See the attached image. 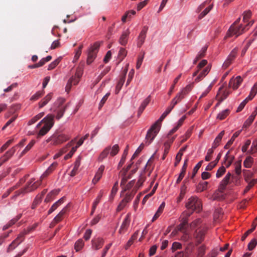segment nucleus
Masks as SVG:
<instances>
[{
    "instance_id": "1",
    "label": "nucleus",
    "mask_w": 257,
    "mask_h": 257,
    "mask_svg": "<svg viewBox=\"0 0 257 257\" xmlns=\"http://www.w3.org/2000/svg\"><path fill=\"white\" fill-rule=\"evenodd\" d=\"M185 206L188 210V212H186L188 217H189L194 211L199 212L202 209L201 201L196 196L190 197L188 199Z\"/></svg>"
},
{
    "instance_id": "2",
    "label": "nucleus",
    "mask_w": 257,
    "mask_h": 257,
    "mask_svg": "<svg viewBox=\"0 0 257 257\" xmlns=\"http://www.w3.org/2000/svg\"><path fill=\"white\" fill-rule=\"evenodd\" d=\"M42 121H44V125L39 132L37 138L45 135L52 127L54 124V115L48 114L42 120Z\"/></svg>"
},
{
    "instance_id": "3",
    "label": "nucleus",
    "mask_w": 257,
    "mask_h": 257,
    "mask_svg": "<svg viewBox=\"0 0 257 257\" xmlns=\"http://www.w3.org/2000/svg\"><path fill=\"white\" fill-rule=\"evenodd\" d=\"M253 24V21L250 22L248 24H246L244 27H243L242 25H240L239 26L231 25L228 30L225 38L231 37L233 36H235V38H236L242 34L245 31L247 27L251 26Z\"/></svg>"
},
{
    "instance_id": "4",
    "label": "nucleus",
    "mask_w": 257,
    "mask_h": 257,
    "mask_svg": "<svg viewBox=\"0 0 257 257\" xmlns=\"http://www.w3.org/2000/svg\"><path fill=\"white\" fill-rule=\"evenodd\" d=\"M65 99L62 98H58L54 103L52 109L56 113V118L59 119L63 116L68 105H64Z\"/></svg>"
},
{
    "instance_id": "5",
    "label": "nucleus",
    "mask_w": 257,
    "mask_h": 257,
    "mask_svg": "<svg viewBox=\"0 0 257 257\" xmlns=\"http://www.w3.org/2000/svg\"><path fill=\"white\" fill-rule=\"evenodd\" d=\"M232 174L230 172H228L223 180L220 182L218 189L214 193L213 197L214 199H217L221 196L219 193H222L225 190L226 187L230 182V178H232Z\"/></svg>"
},
{
    "instance_id": "6",
    "label": "nucleus",
    "mask_w": 257,
    "mask_h": 257,
    "mask_svg": "<svg viewBox=\"0 0 257 257\" xmlns=\"http://www.w3.org/2000/svg\"><path fill=\"white\" fill-rule=\"evenodd\" d=\"M100 45V43L96 42L89 48L87 59V64L88 65H90L95 59Z\"/></svg>"
},
{
    "instance_id": "7",
    "label": "nucleus",
    "mask_w": 257,
    "mask_h": 257,
    "mask_svg": "<svg viewBox=\"0 0 257 257\" xmlns=\"http://www.w3.org/2000/svg\"><path fill=\"white\" fill-rule=\"evenodd\" d=\"M161 126L158 125V122H155L151 127L148 130L146 139L148 143V145L150 144L154 139L157 134L158 133Z\"/></svg>"
},
{
    "instance_id": "8",
    "label": "nucleus",
    "mask_w": 257,
    "mask_h": 257,
    "mask_svg": "<svg viewBox=\"0 0 257 257\" xmlns=\"http://www.w3.org/2000/svg\"><path fill=\"white\" fill-rule=\"evenodd\" d=\"M42 180L40 178L39 180L35 181L34 178H31L24 188V191L26 193L34 191L41 185Z\"/></svg>"
},
{
    "instance_id": "9",
    "label": "nucleus",
    "mask_w": 257,
    "mask_h": 257,
    "mask_svg": "<svg viewBox=\"0 0 257 257\" xmlns=\"http://www.w3.org/2000/svg\"><path fill=\"white\" fill-rule=\"evenodd\" d=\"M68 139L69 137L64 134H54L47 140V142L48 143L52 141L53 145H57L66 141Z\"/></svg>"
},
{
    "instance_id": "10",
    "label": "nucleus",
    "mask_w": 257,
    "mask_h": 257,
    "mask_svg": "<svg viewBox=\"0 0 257 257\" xmlns=\"http://www.w3.org/2000/svg\"><path fill=\"white\" fill-rule=\"evenodd\" d=\"M16 151V147H13L0 158V167L13 156Z\"/></svg>"
},
{
    "instance_id": "11",
    "label": "nucleus",
    "mask_w": 257,
    "mask_h": 257,
    "mask_svg": "<svg viewBox=\"0 0 257 257\" xmlns=\"http://www.w3.org/2000/svg\"><path fill=\"white\" fill-rule=\"evenodd\" d=\"M206 231V228H202L199 230H196L194 233V237L198 244L200 243L204 239V236Z\"/></svg>"
},
{
    "instance_id": "12",
    "label": "nucleus",
    "mask_w": 257,
    "mask_h": 257,
    "mask_svg": "<svg viewBox=\"0 0 257 257\" xmlns=\"http://www.w3.org/2000/svg\"><path fill=\"white\" fill-rule=\"evenodd\" d=\"M92 248L94 250H98L104 244V240L101 237H95L91 240Z\"/></svg>"
},
{
    "instance_id": "13",
    "label": "nucleus",
    "mask_w": 257,
    "mask_h": 257,
    "mask_svg": "<svg viewBox=\"0 0 257 257\" xmlns=\"http://www.w3.org/2000/svg\"><path fill=\"white\" fill-rule=\"evenodd\" d=\"M148 30V27L147 26H144L141 31L138 38L137 46L138 47L140 48L144 44L146 37V34Z\"/></svg>"
},
{
    "instance_id": "14",
    "label": "nucleus",
    "mask_w": 257,
    "mask_h": 257,
    "mask_svg": "<svg viewBox=\"0 0 257 257\" xmlns=\"http://www.w3.org/2000/svg\"><path fill=\"white\" fill-rule=\"evenodd\" d=\"M237 52V49L236 48L233 49L229 56H228L227 59L225 60V61L224 62L223 66L226 68H227L230 64L232 63V62L233 61V60L235 59L236 56V54Z\"/></svg>"
},
{
    "instance_id": "15",
    "label": "nucleus",
    "mask_w": 257,
    "mask_h": 257,
    "mask_svg": "<svg viewBox=\"0 0 257 257\" xmlns=\"http://www.w3.org/2000/svg\"><path fill=\"white\" fill-rule=\"evenodd\" d=\"M131 214L128 213L124 219L119 230V232L120 233H122L124 231L126 230L128 227L129 226L131 221Z\"/></svg>"
},
{
    "instance_id": "16",
    "label": "nucleus",
    "mask_w": 257,
    "mask_h": 257,
    "mask_svg": "<svg viewBox=\"0 0 257 257\" xmlns=\"http://www.w3.org/2000/svg\"><path fill=\"white\" fill-rule=\"evenodd\" d=\"M242 81V79L240 76H237L235 78H231L229 83V86L233 89H236L240 86Z\"/></svg>"
},
{
    "instance_id": "17",
    "label": "nucleus",
    "mask_w": 257,
    "mask_h": 257,
    "mask_svg": "<svg viewBox=\"0 0 257 257\" xmlns=\"http://www.w3.org/2000/svg\"><path fill=\"white\" fill-rule=\"evenodd\" d=\"M130 34V32L128 29L123 32L119 39V43L120 45L125 46L127 44Z\"/></svg>"
},
{
    "instance_id": "18",
    "label": "nucleus",
    "mask_w": 257,
    "mask_h": 257,
    "mask_svg": "<svg viewBox=\"0 0 257 257\" xmlns=\"http://www.w3.org/2000/svg\"><path fill=\"white\" fill-rule=\"evenodd\" d=\"M104 168L105 167L104 165H101L100 167L98 168L94 178L92 180V183L93 184H96L100 179L103 174V172L104 171Z\"/></svg>"
},
{
    "instance_id": "19",
    "label": "nucleus",
    "mask_w": 257,
    "mask_h": 257,
    "mask_svg": "<svg viewBox=\"0 0 257 257\" xmlns=\"http://www.w3.org/2000/svg\"><path fill=\"white\" fill-rule=\"evenodd\" d=\"M57 163L54 162L52 163L49 167L45 171V172L41 175L40 179L43 180L44 178L48 176L50 173H51L57 167Z\"/></svg>"
},
{
    "instance_id": "20",
    "label": "nucleus",
    "mask_w": 257,
    "mask_h": 257,
    "mask_svg": "<svg viewBox=\"0 0 257 257\" xmlns=\"http://www.w3.org/2000/svg\"><path fill=\"white\" fill-rule=\"evenodd\" d=\"M234 157L230 155V151H228L224 157L223 164L226 168H228L234 160Z\"/></svg>"
},
{
    "instance_id": "21",
    "label": "nucleus",
    "mask_w": 257,
    "mask_h": 257,
    "mask_svg": "<svg viewBox=\"0 0 257 257\" xmlns=\"http://www.w3.org/2000/svg\"><path fill=\"white\" fill-rule=\"evenodd\" d=\"M151 101L150 96H149L147 98H146L141 103L140 106L139 108L138 115V116H140V115L142 113L146 106L148 105L149 102Z\"/></svg>"
},
{
    "instance_id": "22",
    "label": "nucleus",
    "mask_w": 257,
    "mask_h": 257,
    "mask_svg": "<svg viewBox=\"0 0 257 257\" xmlns=\"http://www.w3.org/2000/svg\"><path fill=\"white\" fill-rule=\"evenodd\" d=\"M80 79L76 78V77L72 76L69 80L68 81L66 86V90L68 91L71 89L72 85H76L78 83Z\"/></svg>"
},
{
    "instance_id": "23",
    "label": "nucleus",
    "mask_w": 257,
    "mask_h": 257,
    "mask_svg": "<svg viewBox=\"0 0 257 257\" xmlns=\"http://www.w3.org/2000/svg\"><path fill=\"white\" fill-rule=\"evenodd\" d=\"M224 135V131H221L215 139L213 144L212 148L215 149L219 145L220 141H221L223 135Z\"/></svg>"
},
{
    "instance_id": "24",
    "label": "nucleus",
    "mask_w": 257,
    "mask_h": 257,
    "mask_svg": "<svg viewBox=\"0 0 257 257\" xmlns=\"http://www.w3.org/2000/svg\"><path fill=\"white\" fill-rule=\"evenodd\" d=\"M64 197H62L59 200H58L57 202L53 204L51 207L50 208L48 212V214H50L53 211H54L61 204H62L64 202Z\"/></svg>"
},
{
    "instance_id": "25",
    "label": "nucleus",
    "mask_w": 257,
    "mask_h": 257,
    "mask_svg": "<svg viewBox=\"0 0 257 257\" xmlns=\"http://www.w3.org/2000/svg\"><path fill=\"white\" fill-rule=\"evenodd\" d=\"M241 161L240 160L236 163V167L235 169L236 176H232V179H235L236 181L239 180V175L241 174Z\"/></svg>"
},
{
    "instance_id": "26",
    "label": "nucleus",
    "mask_w": 257,
    "mask_h": 257,
    "mask_svg": "<svg viewBox=\"0 0 257 257\" xmlns=\"http://www.w3.org/2000/svg\"><path fill=\"white\" fill-rule=\"evenodd\" d=\"M210 68L209 66H207L205 69H204L198 75V76L196 78L195 81L196 82H199L201 79H203L210 71Z\"/></svg>"
},
{
    "instance_id": "27",
    "label": "nucleus",
    "mask_w": 257,
    "mask_h": 257,
    "mask_svg": "<svg viewBox=\"0 0 257 257\" xmlns=\"http://www.w3.org/2000/svg\"><path fill=\"white\" fill-rule=\"evenodd\" d=\"M165 206V203L164 202H162L161 204L159 207L157 212L155 214L154 216H153L152 221L154 222L155 220H156L161 214V213L163 212V210L164 209Z\"/></svg>"
},
{
    "instance_id": "28",
    "label": "nucleus",
    "mask_w": 257,
    "mask_h": 257,
    "mask_svg": "<svg viewBox=\"0 0 257 257\" xmlns=\"http://www.w3.org/2000/svg\"><path fill=\"white\" fill-rule=\"evenodd\" d=\"M221 155L220 153H219L217 156V158L215 160L210 162L206 167L205 170L206 171H210L218 163L219 160L221 158Z\"/></svg>"
},
{
    "instance_id": "29",
    "label": "nucleus",
    "mask_w": 257,
    "mask_h": 257,
    "mask_svg": "<svg viewBox=\"0 0 257 257\" xmlns=\"http://www.w3.org/2000/svg\"><path fill=\"white\" fill-rule=\"evenodd\" d=\"M102 196V191H100L99 195H98L96 199L95 200V201L93 203L92 207V210L90 213L91 215H92L93 214V213L95 210V209L97 207V205L99 203Z\"/></svg>"
},
{
    "instance_id": "30",
    "label": "nucleus",
    "mask_w": 257,
    "mask_h": 257,
    "mask_svg": "<svg viewBox=\"0 0 257 257\" xmlns=\"http://www.w3.org/2000/svg\"><path fill=\"white\" fill-rule=\"evenodd\" d=\"M110 147L108 146L105 148L103 151L101 153L99 157L98 160L99 161H102L105 158L107 157L110 152Z\"/></svg>"
},
{
    "instance_id": "31",
    "label": "nucleus",
    "mask_w": 257,
    "mask_h": 257,
    "mask_svg": "<svg viewBox=\"0 0 257 257\" xmlns=\"http://www.w3.org/2000/svg\"><path fill=\"white\" fill-rule=\"evenodd\" d=\"M241 132V130L238 131L236 132L232 136L231 139L228 141L227 144L224 146V149H227L229 148V147L233 144L235 139L237 138Z\"/></svg>"
},
{
    "instance_id": "32",
    "label": "nucleus",
    "mask_w": 257,
    "mask_h": 257,
    "mask_svg": "<svg viewBox=\"0 0 257 257\" xmlns=\"http://www.w3.org/2000/svg\"><path fill=\"white\" fill-rule=\"evenodd\" d=\"M174 139L175 138H173L170 142H167L164 143L165 148H164V154L162 157V160H164L166 158V156L167 155V154L169 153V151L170 149V147L171 146V144L173 142Z\"/></svg>"
},
{
    "instance_id": "33",
    "label": "nucleus",
    "mask_w": 257,
    "mask_h": 257,
    "mask_svg": "<svg viewBox=\"0 0 257 257\" xmlns=\"http://www.w3.org/2000/svg\"><path fill=\"white\" fill-rule=\"evenodd\" d=\"M230 112V110L229 109H226L218 113L217 116V118L220 120H223L229 115Z\"/></svg>"
},
{
    "instance_id": "34",
    "label": "nucleus",
    "mask_w": 257,
    "mask_h": 257,
    "mask_svg": "<svg viewBox=\"0 0 257 257\" xmlns=\"http://www.w3.org/2000/svg\"><path fill=\"white\" fill-rule=\"evenodd\" d=\"M193 87V85L192 84H190L186 86L184 88H183L180 92L184 96H186L192 89Z\"/></svg>"
},
{
    "instance_id": "35",
    "label": "nucleus",
    "mask_w": 257,
    "mask_h": 257,
    "mask_svg": "<svg viewBox=\"0 0 257 257\" xmlns=\"http://www.w3.org/2000/svg\"><path fill=\"white\" fill-rule=\"evenodd\" d=\"M128 151V146H127L125 150H124L123 153L122 154V156L121 157V160L119 161L118 165V168H119L122 166L123 164L125 162L126 156L127 155Z\"/></svg>"
},
{
    "instance_id": "36",
    "label": "nucleus",
    "mask_w": 257,
    "mask_h": 257,
    "mask_svg": "<svg viewBox=\"0 0 257 257\" xmlns=\"http://www.w3.org/2000/svg\"><path fill=\"white\" fill-rule=\"evenodd\" d=\"M213 5L211 4L208 7L206 8L203 11H202L199 15L198 19L199 20L202 19L204 18L212 9Z\"/></svg>"
},
{
    "instance_id": "37",
    "label": "nucleus",
    "mask_w": 257,
    "mask_h": 257,
    "mask_svg": "<svg viewBox=\"0 0 257 257\" xmlns=\"http://www.w3.org/2000/svg\"><path fill=\"white\" fill-rule=\"evenodd\" d=\"M44 115V112H41V113H39L38 114L36 115L35 116L33 117L32 119H31L29 121L28 124L29 125H30L34 124L37 121H38L39 119H40L41 118H42Z\"/></svg>"
},
{
    "instance_id": "38",
    "label": "nucleus",
    "mask_w": 257,
    "mask_h": 257,
    "mask_svg": "<svg viewBox=\"0 0 257 257\" xmlns=\"http://www.w3.org/2000/svg\"><path fill=\"white\" fill-rule=\"evenodd\" d=\"M125 81V79L124 77H120L115 88V93L117 94L119 93V91L121 89L122 86H123L124 82Z\"/></svg>"
},
{
    "instance_id": "39",
    "label": "nucleus",
    "mask_w": 257,
    "mask_h": 257,
    "mask_svg": "<svg viewBox=\"0 0 257 257\" xmlns=\"http://www.w3.org/2000/svg\"><path fill=\"white\" fill-rule=\"evenodd\" d=\"M52 98V94H48L42 101L39 103V107H43L46 105Z\"/></svg>"
},
{
    "instance_id": "40",
    "label": "nucleus",
    "mask_w": 257,
    "mask_h": 257,
    "mask_svg": "<svg viewBox=\"0 0 257 257\" xmlns=\"http://www.w3.org/2000/svg\"><path fill=\"white\" fill-rule=\"evenodd\" d=\"M22 242H23V239H21L19 242H17L15 239L12 241V242L9 245L7 248V252H9L15 248L18 245H19Z\"/></svg>"
},
{
    "instance_id": "41",
    "label": "nucleus",
    "mask_w": 257,
    "mask_h": 257,
    "mask_svg": "<svg viewBox=\"0 0 257 257\" xmlns=\"http://www.w3.org/2000/svg\"><path fill=\"white\" fill-rule=\"evenodd\" d=\"M208 182H200L197 186L196 190L197 192H202L207 188Z\"/></svg>"
},
{
    "instance_id": "42",
    "label": "nucleus",
    "mask_w": 257,
    "mask_h": 257,
    "mask_svg": "<svg viewBox=\"0 0 257 257\" xmlns=\"http://www.w3.org/2000/svg\"><path fill=\"white\" fill-rule=\"evenodd\" d=\"M84 244L83 240L82 239H79L75 242L74 248L76 251H78L83 248Z\"/></svg>"
},
{
    "instance_id": "43",
    "label": "nucleus",
    "mask_w": 257,
    "mask_h": 257,
    "mask_svg": "<svg viewBox=\"0 0 257 257\" xmlns=\"http://www.w3.org/2000/svg\"><path fill=\"white\" fill-rule=\"evenodd\" d=\"M126 55L127 51L125 50V49L120 48L118 54V59L119 60V62L122 61Z\"/></svg>"
},
{
    "instance_id": "44",
    "label": "nucleus",
    "mask_w": 257,
    "mask_h": 257,
    "mask_svg": "<svg viewBox=\"0 0 257 257\" xmlns=\"http://www.w3.org/2000/svg\"><path fill=\"white\" fill-rule=\"evenodd\" d=\"M243 174L246 182H248L253 176V173L249 170H244Z\"/></svg>"
},
{
    "instance_id": "45",
    "label": "nucleus",
    "mask_w": 257,
    "mask_h": 257,
    "mask_svg": "<svg viewBox=\"0 0 257 257\" xmlns=\"http://www.w3.org/2000/svg\"><path fill=\"white\" fill-rule=\"evenodd\" d=\"M119 150V148L118 145L117 144L114 145V146H112L111 148H110V150L109 152L110 155L111 157L115 156L118 153Z\"/></svg>"
},
{
    "instance_id": "46",
    "label": "nucleus",
    "mask_w": 257,
    "mask_h": 257,
    "mask_svg": "<svg viewBox=\"0 0 257 257\" xmlns=\"http://www.w3.org/2000/svg\"><path fill=\"white\" fill-rule=\"evenodd\" d=\"M251 16V12L250 11L248 10L244 12L243 14V23L248 24V20L250 18Z\"/></svg>"
},
{
    "instance_id": "47",
    "label": "nucleus",
    "mask_w": 257,
    "mask_h": 257,
    "mask_svg": "<svg viewBox=\"0 0 257 257\" xmlns=\"http://www.w3.org/2000/svg\"><path fill=\"white\" fill-rule=\"evenodd\" d=\"M184 121L182 120L181 119H179L178 121L177 124L176 126H175L174 128H173L169 133L168 136V137L169 136H171L172 134H173L175 132H176L178 129L182 125Z\"/></svg>"
},
{
    "instance_id": "48",
    "label": "nucleus",
    "mask_w": 257,
    "mask_h": 257,
    "mask_svg": "<svg viewBox=\"0 0 257 257\" xmlns=\"http://www.w3.org/2000/svg\"><path fill=\"white\" fill-rule=\"evenodd\" d=\"M253 162V159L251 157H247L243 162V166L244 167L249 168H250Z\"/></svg>"
},
{
    "instance_id": "49",
    "label": "nucleus",
    "mask_w": 257,
    "mask_h": 257,
    "mask_svg": "<svg viewBox=\"0 0 257 257\" xmlns=\"http://www.w3.org/2000/svg\"><path fill=\"white\" fill-rule=\"evenodd\" d=\"M139 234L138 231L135 232L133 235L132 236L131 238L128 240L127 243H126V247H130L133 243L135 240L137 239L138 238Z\"/></svg>"
},
{
    "instance_id": "50",
    "label": "nucleus",
    "mask_w": 257,
    "mask_h": 257,
    "mask_svg": "<svg viewBox=\"0 0 257 257\" xmlns=\"http://www.w3.org/2000/svg\"><path fill=\"white\" fill-rule=\"evenodd\" d=\"M186 189H187V187L184 184H183L181 186V189H180V193L179 196L178 198V201H180L183 199V198L184 197V196L186 193Z\"/></svg>"
},
{
    "instance_id": "51",
    "label": "nucleus",
    "mask_w": 257,
    "mask_h": 257,
    "mask_svg": "<svg viewBox=\"0 0 257 257\" xmlns=\"http://www.w3.org/2000/svg\"><path fill=\"white\" fill-rule=\"evenodd\" d=\"M170 112L171 111L168 108H167L166 110L164 111V112L162 114L160 118L156 122H158V125L161 126V122Z\"/></svg>"
},
{
    "instance_id": "52",
    "label": "nucleus",
    "mask_w": 257,
    "mask_h": 257,
    "mask_svg": "<svg viewBox=\"0 0 257 257\" xmlns=\"http://www.w3.org/2000/svg\"><path fill=\"white\" fill-rule=\"evenodd\" d=\"M226 172L225 167L224 166L220 167L217 171L216 176L217 178L221 177Z\"/></svg>"
},
{
    "instance_id": "53",
    "label": "nucleus",
    "mask_w": 257,
    "mask_h": 257,
    "mask_svg": "<svg viewBox=\"0 0 257 257\" xmlns=\"http://www.w3.org/2000/svg\"><path fill=\"white\" fill-rule=\"evenodd\" d=\"M35 143V140H32L29 144L26 146V147L25 148V149L22 151V155L25 154L26 153H27L28 151H29L34 146V145Z\"/></svg>"
},
{
    "instance_id": "54",
    "label": "nucleus",
    "mask_w": 257,
    "mask_h": 257,
    "mask_svg": "<svg viewBox=\"0 0 257 257\" xmlns=\"http://www.w3.org/2000/svg\"><path fill=\"white\" fill-rule=\"evenodd\" d=\"M181 76V74H180V75H179V76L178 77H177L174 80V83H173V84L171 86V87H170V89L168 92V95H171L173 91V90L174 89V87H175V84L178 82V81H179V79L180 78Z\"/></svg>"
},
{
    "instance_id": "55",
    "label": "nucleus",
    "mask_w": 257,
    "mask_h": 257,
    "mask_svg": "<svg viewBox=\"0 0 257 257\" xmlns=\"http://www.w3.org/2000/svg\"><path fill=\"white\" fill-rule=\"evenodd\" d=\"M203 163V161H201L199 162H198L196 166L194 167L193 170V173L192 175L191 176V178H193L196 175V173L199 169V168L201 167L202 164Z\"/></svg>"
},
{
    "instance_id": "56",
    "label": "nucleus",
    "mask_w": 257,
    "mask_h": 257,
    "mask_svg": "<svg viewBox=\"0 0 257 257\" xmlns=\"http://www.w3.org/2000/svg\"><path fill=\"white\" fill-rule=\"evenodd\" d=\"M60 62V59L59 58L56 59L55 61L49 64L48 66V70H51L53 69L56 67V66Z\"/></svg>"
},
{
    "instance_id": "57",
    "label": "nucleus",
    "mask_w": 257,
    "mask_h": 257,
    "mask_svg": "<svg viewBox=\"0 0 257 257\" xmlns=\"http://www.w3.org/2000/svg\"><path fill=\"white\" fill-rule=\"evenodd\" d=\"M146 180V177L145 175H141L139 177V180H138L137 183H136V186L139 187H141L143 183L145 182Z\"/></svg>"
},
{
    "instance_id": "58",
    "label": "nucleus",
    "mask_w": 257,
    "mask_h": 257,
    "mask_svg": "<svg viewBox=\"0 0 257 257\" xmlns=\"http://www.w3.org/2000/svg\"><path fill=\"white\" fill-rule=\"evenodd\" d=\"M110 95V93H107L103 97V98L101 99L100 103H99V107H98V108L100 109L101 108V107L103 106V105H104V104L105 103L106 100L107 99L108 97H109V96Z\"/></svg>"
},
{
    "instance_id": "59",
    "label": "nucleus",
    "mask_w": 257,
    "mask_h": 257,
    "mask_svg": "<svg viewBox=\"0 0 257 257\" xmlns=\"http://www.w3.org/2000/svg\"><path fill=\"white\" fill-rule=\"evenodd\" d=\"M183 233V235L181 237V239L185 241H187L191 239V236L189 235L187 230L182 232Z\"/></svg>"
},
{
    "instance_id": "60",
    "label": "nucleus",
    "mask_w": 257,
    "mask_h": 257,
    "mask_svg": "<svg viewBox=\"0 0 257 257\" xmlns=\"http://www.w3.org/2000/svg\"><path fill=\"white\" fill-rule=\"evenodd\" d=\"M250 152L251 154L257 152V139L253 141Z\"/></svg>"
},
{
    "instance_id": "61",
    "label": "nucleus",
    "mask_w": 257,
    "mask_h": 257,
    "mask_svg": "<svg viewBox=\"0 0 257 257\" xmlns=\"http://www.w3.org/2000/svg\"><path fill=\"white\" fill-rule=\"evenodd\" d=\"M214 152V149L211 148L208 150L207 154L205 157V160L206 161H209L211 159V156Z\"/></svg>"
},
{
    "instance_id": "62",
    "label": "nucleus",
    "mask_w": 257,
    "mask_h": 257,
    "mask_svg": "<svg viewBox=\"0 0 257 257\" xmlns=\"http://www.w3.org/2000/svg\"><path fill=\"white\" fill-rule=\"evenodd\" d=\"M257 241L254 238L252 239L248 244V249L249 250H252L256 245Z\"/></svg>"
},
{
    "instance_id": "63",
    "label": "nucleus",
    "mask_w": 257,
    "mask_h": 257,
    "mask_svg": "<svg viewBox=\"0 0 257 257\" xmlns=\"http://www.w3.org/2000/svg\"><path fill=\"white\" fill-rule=\"evenodd\" d=\"M13 142V140H10L8 141L4 145H3V146L1 147L0 149V152L2 153L5 150H6L9 146Z\"/></svg>"
},
{
    "instance_id": "64",
    "label": "nucleus",
    "mask_w": 257,
    "mask_h": 257,
    "mask_svg": "<svg viewBox=\"0 0 257 257\" xmlns=\"http://www.w3.org/2000/svg\"><path fill=\"white\" fill-rule=\"evenodd\" d=\"M22 217V214H18L16 217L11 219L9 222V226H12L14 224H15Z\"/></svg>"
}]
</instances>
